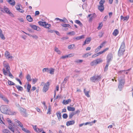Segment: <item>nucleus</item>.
<instances>
[{"mask_svg":"<svg viewBox=\"0 0 133 133\" xmlns=\"http://www.w3.org/2000/svg\"><path fill=\"white\" fill-rule=\"evenodd\" d=\"M49 69L48 68H45L43 69L42 71L43 72H49Z\"/></svg>","mask_w":133,"mask_h":133,"instance_id":"obj_31","label":"nucleus"},{"mask_svg":"<svg viewBox=\"0 0 133 133\" xmlns=\"http://www.w3.org/2000/svg\"><path fill=\"white\" fill-rule=\"evenodd\" d=\"M20 110L21 113L25 117L27 116V115L26 113V112L25 109L22 107H20Z\"/></svg>","mask_w":133,"mask_h":133,"instance_id":"obj_9","label":"nucleus"},{"mask_svg":"<svg viewBox=\"0 0 133 133\" xmlns=\"http://www.w3.org/2000/svg\"><path fill=\"white\" fill-rule=\"evenodd\" d=\"M26 19L28 21L30 22H31L32 21V18L31 17L30 15H27L26 16Z\"/></svg>","mask_w":133,"mask_h":133,"instance_id":"obj_24","label":"nucleus"},{"mask_svg":"<svg viewBox=\"0 0 133 133\" xmlns=\"http://www.w3.org/2000/svg\"><path fill=\"white\" fill-rule=\"evenodd\" d=\"M31 88V85L29 84H27V91L28 92H30V89Z\"/></svg>","mask_w":133,"mask_h":133,"instance_id":"obj_32","label":"nucleus"},{"mask_svg":"<svg viewBox=\"0 0 133 133\" xmlns=\"http://www.w3.org/2000/svg\"><path fill=\"white\" fill-rule=\"evenodd\" d=\"M51 107L50 105H49V106L48 109V111L47 112V114H51V112H50L51 110Z\"/></svg>","mask_w":133,"mask_h":133,"instance_id":"obj_43","label":"nucleus"},{"mask_svg":"<svg viewBox=\"0 0 133 133\" xmlns=\"http://www.w3.org/2000/svg\"><path fill=\"white\" fill-rule=\"evenodd\" d=\"M16 87L19 90L21 91L23 90V88L22 87L19 85H16Z\"/></svg>","mask_w":133,"mask_h":133,"instance_id":"obj_34","label":"nucleus"},{"mask_svg":"<svg viewBox=\"0 0 133 133\" xmlns=\"http://www.w3.org/2000/svg\"><path fill=\"white\" fill-rule=\"evenodd\" d=\"M84 38V35H83L81 36H78L76 37H74V39L75 41L79 40V39H83Z\"/></svg>","mask_w":133,"mask_h":133,"instance_id":"obj_14","label":"nucleus"},{"mask_svg":"<svg viewBox=\"0 0 133 133\" xmlns=\"http://www.w3.org/2000/svg\"><path fill=\"white\" fill-rule=\"evenodd\" d=\"M91 40L90 38H88L86 39L85 41L87 43V44H88L90 42Z\"/></svg>","mask_w":133,"mask_h":133,"instance_id":"obj_35","label":"nucleus"},{"mask_svg":"<svg viewBox=\"0 0 133 133\" xmlns=\"http://www.w3.org/2000/svg\"><path fill=\"white\" fill-rule=\"evenodd\" d=\"M105 1L101 0L99 2V5H104L103 4L105 3Z\"/></svg>","mask_w":133,"mask_h":133,"instance_id":"obj_49","label":"nucleus"},{"mask_svg":"<svg viewBox=\"0 0 133 133\" xmlns=\"http://www.w3.org/2000/svg\"><path fill=\"white\" fill-rule=\"evenodd\" d=\"M75 46V45L74 44L70 45L68 46V48L69 49H72L73 47Z\"/></svg>","mask_w":133,"mask_h":133,"instance_id":"obj_50","label":"nucleus"},{"mask_svg":"<svg viewBox=\"0 0 133 133\" xmlns=\"http://www.w3.org/2000/svg\"><path fill=\"white\" fill-rule=\"evenodd\" d=\"M102 23H100L99 24V26L98 27V29H101L102 27Z\"/></svg>","mask_w":133,"mask_h":133,"instance_id":"obj_59","label":"nucleus"},{"mask_svg":"<svg viewBox=\"0 0 133 133\" xmlns=\"http://www.w3.org/2000/svg\"><path fill=\"white\" fill-rule=\"evenodd\" d=\"M45 25L44 27L48 29H49V28L51 26V25L50 24H48L46 22V25Z\"/></svg>","mask_w":133,"mask_h":133,"instance_id":"obj_38","label":"nucleus"},{"mask_svg":"<svg viewBox=\"0 0 133 133\" xmlns=\"http://www.w3.org/2000/svg\"><path fill=\"white\" fill-rule=\"evenodd\" d=\"M57 115L59 120L61 119V114L60 112L56 113Z\"/></svg>","mask_w":133,"mask_h":133,"instance_id":"obj_28","label":"nucleus"},{"mask_svg":"<svg viewBox=\"0 0 133 133\" xmlns=\"http://www.w3.org/2000/svg\"><path fill=\"white\" fill-rule=\"evenodd\" d=\"M109 63H107V64L106 65L104 69V71H107L108 69V67L109 65Z\"/></svg>","mask_w":133,"mask_h":133,"instance_id":"obj_51","label":"nucleus"},{"mask_svg":"<svg viewBox=\"0 0 133 133\" xmlns=\"http://www.w3.org/2000/svg\"><path fill=\"white\" fill-rule=\"evenodd\" d=\"M8 84L10 85H15V84L12 82L8 80Z\"/></svg>","mask_w":133,"mask_h":133,"instance_id":"obj_37","label":"nucleus"},{"mask_svg":"<svg viewBox=\"0 0 133 133\" xmlns=\"http://www.w3.org/2000/svg\"><path fill=\"white\" fill-rule=\"evenodd\" d=\"M75 115V114L74 113V112H72L69 115V118H71L72 117V116Z\"/></svg>","mask_w":133,"mask_h":133,"instance_id":"obj_48","label":"nucleus"},{"mask_svg":"<svg viewBox=\"0 0 133 133\" xmlns=\"http://www.w3.org/2000/svg\"><path fill=\"white\" fill-rule=\"evenodd\" d=\"M126 71H127L125 70H121L119 71H118L117 72V74H118L119 76H121L120 75H122V77H124L125 75H124L123 74V75L121 73L123 72L125 73L126 74H128V72Z\"/></svg>","mask_w":133,"mask_h":133,"instance_id":"obj_11","label":"nucleus"},{"mask_svg":"<svg viewBox=\"0 0 133 133\" xmlns=\"http://www.w3.org/2000/svg\"><path fill=\"white\" fill-rule=\"evenodd\" d=\"M75 122V121H68L66 122V125L67 126H69L70 125H72L74 124Z\"/></svg>","mask_w":133,"mask_h":133,"instance_id":"obj_19","label":"nucleus"},{"mask_svg":"<svg viewBox=\"0 0 133 133\" xmlns=\"http://www.w3.org/2000/svg\"><path fill=\"white\" fill-rule=\"evenodd\" d=\"M10 129L14 133L15 132V130H14V128L13 127H12V128H10Z\"/></svg>","mask_w":133,"mask_h":133,"instance_id":"obj_64","label":"nucleus"},{"mask_svg":"<svg viewBox=\"0 0 133 133\" xmlns=\"http://www.w3.org/2000/svg\"><path fill=\"white\" fill-rule=\"evenodd\" d=\"M68 117L67 114H64L63 115V117L65 119L66 118Z\"/></svg>","mask_w":133,"mask_h":133,"instance_id":"obj_53","label":"nucleus"},{"mask_svg":"<svg viewBox=\"0 0 133 133\" xmlns=\"http://www.w3.org/2000/svg\"><path fill=\"white\" fill-rule=\"evenodd\" d=\"M75 22L76 23L78 24L81 26H82V23L78 20H76L75 21Z\"/></svg>","mask_w":133,"mask_h":133,"instance_id":"obj_33","label":"nucleus"},{"mask_svg":"<svg viewBox=\"0 0 133 133\" xmlns=\"http://www.w3.org/2000/svg\"><path fill=\"white\" fill-rule=\"evenodd\" d=\"M83 61L82 60L77 59L75 61V62L78 63H82Z\"/></svg>","mask_w":133,"mask_h":133,"instance_id":"obj_47","label":"nucleus"},{"mask_svg":"<svg viewBox=\"0 0 133 133\" xmlns=\"http://www.w3.org/2000/svg\"><path fill=\"white\" fill-rule=\"evenodd\" d=\"M101 78V77L100 76L95 75L94 76L91 77L90 78V80L92 82H96L98 81Z\"/></svg>","mask_w":133,"mask_h":133,"instance_id":"obj_4","label":"nucleus"},{"mask_svg":"<svg viewBox=\"0 0 133 133\" xmlns=\"http://www.w3.org/2000/svg\"><path fill=\"white\" fill-rule=\"evenodd\" d=\"M0 37L3 40L5 39V37L3 34L0 35Z\"/></svg>","mask_w":133,"mask_h":133,"instance_id":"obj_56","label":"nucleus"},{"mask_svg":"<svg viewBox=\"0 0 133 133\" xmlns=\"http://www.w3.org/2000/svg\"><path fill=\"white\" fill-rule=\"evenodd\" d=\"M16 8L17 10H18L20 9V6L19 5H17L16 6Z\"/></svg>","mask_w":133,"mask_h":133,"instance_id":"obj_62","label":"nucleus"},{"mask_svg":"<svg viewBox=\"0 0 133 133\" xmlns=\"http://www.w3.org/2000/svg\"><path fill=\"white\" fill-rule=\"evenodd\" d=\"M48 32H50L51 33H53L54 32V30H52L51 29H49L47 30Z\"/></svg>","mask_w":133,"mask_h":133,"instance_id":"obj_60","label":"nucleus"},{"mask_svg":"<svg viewBox=\"0 0 133 133\" xmlns=\"http://www.w3.org/2000/svg\"><path fill=\"white\" fill-rule=\"evenodd\" d=\"M33 128L37 132H41L42 130V129H39L38 128H37L36 125L33 126Z\"/></svg>","mask_w":133,"mask_h":133,"instance_id":"obj_17","label":"nucleus"},{"mask_svg":"<svg viewBox=\"0 0 133 133\" xmlns=\"http://www.w3.org/2000/svg\"><path fill=\"white\" fill-rule=\"evenodd\" d=\"M62 26L64 27H69V26L70 27H71V26L69 24H62Z\"/></svg>","mask_w":133,"mask_h":133,"instance_id":"obj_52","label":"nucleus"},{"mask_svg":"<svg viewBox=\"0 0 133 133\" xmlns=\"http://www.w3.org/2000/svg\"><path fill=\"white\" fill-rule=\"evenodd\" d=\"M22 31L25 34L29 36L30 37H33L34 38L36 39H37L38 38V37L37 35H31V34H29L26 33L23 31Z\"/></svg>","mask_w":133,"mask_h":133,"instance_id":"obj_15","label":"nucleus"},{"mask_svg":"<svg viewBox=\"0 0 133 133\" xmlns=\"http://www.w3.org/2000/svg\"><path fill=\"white\" fill-rule=\"evenodd\" d=\"M55 71V69L52 68L49 69V73L51 74H54V72Z\"/></svg>","mask_w":133,"mask_h":133,"instance_id":"obj_30","label":"nucleus"},{"mask_svg":"<svg viewBox=\"0 0 133 133\" xmlns=\"http://www.w3.org/2000/svg\"><path fill=\"white\" fill-rule=\"evenodd\" d=\"M121 20H123V21H127L128 20L129 18V17L127 16L125 17H124L122 16H121Z\"/></svg>","mask_w":133,"mask_h":133,"instance_id":"obj_22","label":"nucleus"},{"mask_svg":"<svg viewBox=\"0 0 133 133\" xmlns=\"http://www.w3.org/2000/svg\"><path fill=\"white\" fill-rule=\"evenodd\" d=\"M91 55V54L88 53L84 55L83 56V57L84 58H87L89 56H90Z\"/></svg>","mask_w":133,"mask_h":133,"instance_id":"obj_39","label":"nucleus"},{"mask_svg":"<svg viewBox=\"0 0 133 133\" xmlns=\"http://www.w3.org/2000/svg\"><path fill=\"white\" fill-rule=\"evenodd\" d=\"M74 55V54L71 53L70 54L68 55V57H72Z\"/></svg>","mask_w":133,"mask_h":133,"instance_id":"obj_63","label":"nucleus"},{"mask_svg":"<svg viewBox=\"0 0 133 133\" xmlns=\"http://www.w3.org/2000/svg\"><path fill=\"white\" fill-rule=\"evenodd\" d=\"M97 64H99L102 62V60L101 58L97 59L95 60Z\"/></svg>","mask_w":133,"mask_h":133,"instance_id":"obj_36","label":"nucleus"},{"mask_svg":"<svg viewBox=\"0 0 133 133\" xmlns=\"http://www.w3.org/2000/svg\"><path fill=\"white\" fill-rule=\"evenodd\" d=\"M105 43V42H103V43H102L100 45L98 46L95 50V52H98V51H99L101 49V48H102L103 46L104 45V44Z\"/></svg>","mask_w":133,"mask_h":133,"instance_id":"obj_10","label":"nucleus"},{"mask_svg":"<svg viewBox=\"0 0 133 133\" xmlns=\"http://www.w3.org/2000/svg\"><path fill=\"white\" fill-rule=\"evenodd\" d=\"M125 51V43L124 42H122L120 48L118 52V55L120 56L123 55V53Z\"/></svg>","mask_w":133,"mask_h":133,"instance_id":"obj_2","label":"nucleus"},{"mask_svg":"<svg viewBox=\"0 0 133 133\" xmlns=\"http://www.w3.org/2000/svg\"><path fill=\"white\" fill-rule=\"evenodd\" d=\"M27 80L29 82H30L31 81V79L30 75L29 74H28L26 77Z\"/></svg>","mask_w":133,"mask_h":133,"instance_id":"obj_29","label":"nucleus"},{"mask_svg":"<svg viewBox=\"0 0 133 133\" xmlns=\"http://www.w3.org/2000/svg\"><path fill=\"white\" fill-rule=\"evenodd\" d=\"M0 110L1 112L5 114H9L6 106L5 105H2L0 107Z\"/></svg>","mask_w":133,"mask_h":133,"instance_id":"obj_5","label":"nucleus"},{"mask_svg":"<svg viewBox=\"0 0 133 133\" xmlns=\"http://www.w3.org/2000/svg\"><path fill=\"white\" fill-rule=\"evenodd\" d=\"M4 11L3 13L6 12L7 14H9L11 16L13 15L12 14L10 11L9 9L5 6L4 7Z\"/></svg>","mask_w":133,"mask_h":133,"instance_id":"obj_8","label":"nucleus"},{"mask_svg":"<svg viewBox=\"0 0 133 133\" xmlns=\"http://www.w3.org/2000/svg\"><path fill=\"white\" fill-rule=\"evenodd\" d=\"M6 1L11 5L14 6L15 4V2L14 0H6Z\"/></svg>","mask_w":133,"mask_h":133,"instance_id":"obj_16","label":"nucleus"},{"mask_svg":"<svg viewBox=\"0 0 133 133\" xmlns=\"http://www.w3.org/2000/svg\"><path fill=\"white\" fill-rule=\"evenodd\" d=\"M67 34L68 35H75V33L74 31H72L67 33Z\"/></svg>","mask_w":133,"mask_h":133,"instance_id":"obj_46","label":"nucleus"},{"mask_svg":"<svg viewBox=\"0 0 133 133\" xmlns=\"http://www.w3.org/2000/svg\"><path fill=\"white\" fill-rule=\"evenodd\" d=\"M38 80V79L35 78L34 79H32V81L34 83V84L35 83H36L37 81Z\"/></svg>","mask_w":133,"mask_h":133,"instance_id":"obj_61","label":"nucleus"},{"mask_svg":"<svg viewBox=\"0 0 133 133\" xmlns=\"http://www.w3.org/2000/svg\"><path fill=\"white\" fill-rule=\"evenodd\" d=\"M69 77V76H67L65 78L63 82L62 83V84H63V85H65V84L66 83L67 81L68 80Z\"/></svg>","mask_w":133,"mask_h":133,"instance_id":"obj_23","label":"nucleus"},{"mask_svg":"<svg viewBox=\"0 0 133 133\" xmlns=\"http://www.w3.org/2000/svg\"><path fill=\"white\" fill-rule=\"evenodd\" d=\"M119 32L118 30H117V29H115L114 31L112 34L113 35L115 36H116L118 34Z\"/></svg>","mask_w":133,"mask_h":133,"instance_id":"obj_26","label":"nucleus"},{"mask_svg":"<svg viewBox=\"0 0 133 133\" xmlns=\"http://www.w3.org/2000/svg\"><path fill=\"white\" fill-rule=\"evenodd\" d=\"M3 133H11V132L8 130L4 129L2 131Z\"/></svg>","mask_w":133,"mask_h":133,"instance_id":"obj_44","label":"nucleus"},{"mask_svg":"<svg viewBox=\"0 0 133 133\" xmlns=\"http://www.w3.org/2000/svg\"><path fill=\"white\" fill-rule=\"evenodd\" d=\"M3 119V115L2 114H0V122L1 123L4 124L2 121V119Z\"/></svg>","mask_w":133,"mask_h":133,"instance_id":"obj_42","label":"nucleus"},{"mask_svg":"<svg viewBox=\"0 0 133 133\" xmlns=\"http://www.w3.org/2000/svg\"><path fill=\"white\" fill-rule=\"evenodd\" d=\"M95 15H96L95 13L93 14H89L88 15V18L89 17H92V18H93V17L95 16Z\"/></svg>","mask_w":133,"mask_h":133,"instance_id":"obj_54","label":"nucleus"},{"mask_svg":"<svg viewBox=\"0 0 133 133\" xmlns=\"http://www.w3.org/2000/svg\"><path fill=\"white\" fill-rule=\"evenodd\" d=\"M71 100L70 99H69L66 100H64L63 102V103L64 105L68 104L69 103L71 102Z\"/></svg>","mask_w":133,"mask_h":133,"instance_id":"obj_18","label":"nucleus"},{"mask_svg":"<svg viewBox=\"0 0 133 133\" xmlns=\"http://www.w3.org/2000/svg\"><path fill=\"white\" fill-rule=\"evenodd\" d=\"M10 54L8 51H6L5 52V57H8L10 55Z\"/></svg>","mask_w":133,"mask_h":133,"instance_id":"obj_58","label":"nucleus"},{"mask_svg":"<svg viewBox=\"0 0 133 133\" xmlns=\"http://www.w3.org/2000/svg\"><path fill=\"white\" fill-rule=\"evenodd\" d=\"M9 73V76L11 78H13V77L12 74L10 72V71L8 72Z\"/></svg>","mask_w":133,"mask_h":133,"instance_id":"obj_55","label":"nucleus"},{"mask_svg":"<svg viewBox=\"0 0 133 133\" xmlns=\"http://www.w3.org/2000/svg\"><path fill=\"white\" fill-rule=\"evenodd\" d=\"M113 58V55L112 53H110L108 54L107 57V63H109Z\"/></svg>","mask_w":133,"mask_h":133,"instance_id":"obj_6","label":"nucleus"},{"mask_svg":"<svg viewBox=\"0 0 133 133\" xmlns=\"http://www.w3.org/2000/svg\"><path fill=\"white\" fill-rule=\"evenodd\" d=\"M118 80L119 82L118 88L119 89L120 91H121L124 84L125 81L121 76L118 77Z\"/></svg>","mask_w":133,"mask_h":133,"instance_id":"obj_1","label":"nucleus"},{"mask_svg":"<svg viewBox=\"0 0 133 133\" xmlns=\"http://www.w3.org/2000/svg\"><path fill=\"white\" fill-rule=\"evenodd\" d=\"M98 8L99 10L101 12L103 11L104 9V5H99L98 6Z\"/></svg>","mask_w":133,"mask_h":133,"instance_id":"obj_21","label":"nucleus"},{"mask_svg":"<svg viewBox=\"0 0 133 133\" xmlns=\"http://www.w3.org/2000/svg\"><path fill=\"white\" fill-rule=\"evenodd\" d=\"M5 68L6 71L4 68L3 69V70L4 75H5L6 76L8 74V73L7 72L10 71V67L8 64H7V65L5 66Z\"/></svg>","mask_w":133,"mask_h":133,"instance_id":"obj_7","label":"nucleus"},{"mask_svg":"<svg viewBox=\"0 0 133 133\" xmlns=\"http://www.w3.org/2000/svg\"><path fill=\"white\" fill-rule=\"evenodd\" d=\"M55 50L56 52H57L58 53V54H60L61 53V52L60 50H58V49L57 47H55Z\"/></svg>","mask_w":133,"mask_h":133,"instance_id":"obj_40","label":"nucleus"},{"mask_svg":"<svg viewBox=\"0 0 133 133\" xmlns=\"http://www.w3.org/2000/svg\"><path fill=\"white\" fill-rule=\"evenodd\" d=\"M68 57V56L67 55H66L65 56H62L60 58L61 59H65L66 58H67Z\"/></svg>","mask_w":133,"mask_h":133,"instance_id":"obj_57","label":"nucleus"},{"mask_svg":"<svg viewBox=\"0 0 133 133\" xmlns=\"http://www.w3.org/2000/svg\"><path fill=\"white\" fill-rule=\"evenodd\" d=\"M67 109L69 111H74L75 110V108L74 107H71L69 106L67 107Z\"/></svg>","mask_w":133,"mask_h":133,"instance_id":"obj_27","label":"nucleus"},{"mask_svg":"<svg viewBox=\"0 0 133 133\" xmlns=\"http://www.w3.org/2000/svg\"><path fill=\"white\" fill-rule=\"evenodd\" d=\"M49 85L50 84L49 82H47L46 84L44 82H42L41 83V85L42 86L44 85L43 89V92H46L48 90Z\"/></svg>","mask_w":133,"mask_h":133,"instance_id":"obj_3","label":"nucleus"},{"mask_svg":"<svg viewBox=\"0 0 133 133\" xmlns=\"http://www.w3.org/2000/svg\"><path fill=\"white\" fill-rule=\"evenodd\" d=\"M84 92L85 94V95L87 97H90V96L89 94V91H87L86 90V89H84Z\"/></svg>","mask_w":133,"mask_h":133,"instance_id":"obj_20","label":"nucleus"},{"mask_svg":"<svg viewBox=\"0 0 133 133\" xmlns=\"http://www.w3.org/2000/svg\"><path fill=\"white\" fill-rule=\"evenodd\" d=\"M97 64L95 60L93 61L90 63V65L92 66H93L94 65H96Z\"/></svg>","mask_w":133,"mask_h":133,"instance_id":"obj_45","label":"nucleus"},{"mask_svg":"<svg viewBox=\"0 0 133 133\" xmlns=\"http://www.w3.org/2000/svg\"><path fill=\"white\" fill-rule=\"evenodd\" d=\"M19 126L20 127L22 128V130L24 132L26 133H30V131L24 128L23 127V125L22 124H20Z\"/></svg>","mask_w":133,"mask_h":133,"instance_id":"obj_13","label":"nucleus"},{"mask_svg":"<svg viewBox=\"0 0 133 133\" xmlns=\"http://www.w3.org/2000/svg\"><path fill=\"white\" fill-rule=\"evenodd\" d=\"M15 122L16 123V124L18 126H19V125H21L20 124H22L20 122L16 119H15Z\"/></svg>","mask_w":133,"mask_h":133,"instance_id":"obj_41","label":"nucleus"},{"mask_svg":"<svg viewBox=\"0 0 133 133\" xmlns=\"http://www.w3.org/2000/svg\"><path fill=\"white\" fill-rule=\"evenodd\" d=\"M38 23L41 26L44 27L45 25H46V22H42L41 21H39L38 22Z\"/></svg>","mask_w":133,"mask_h":133,"instance_id":"obj_25","label":"nucleus"},{"mask_svg":"<svg viewBox=\"0 0 133 133\" xmlns=\"http://www.w3.org/2000/svg\"><path fill=\"white\" fill-rule=\"evenodd\" d=\"M30 26L33 29L35 30H36L38 31H40L41 29L40 28L34 25H30Z\"/></svg>","mask_w":133,"mask_h":133,"instance_id":"obj_12","label":"nucleus"}]
</instances>
